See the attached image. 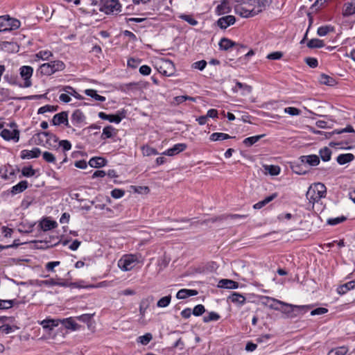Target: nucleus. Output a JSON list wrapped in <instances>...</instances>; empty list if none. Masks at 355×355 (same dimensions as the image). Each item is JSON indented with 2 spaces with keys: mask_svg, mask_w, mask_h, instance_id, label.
<instances>
[{
  "mask_svg": "<svg viewBox=\"0 0 355 355\" xmlns=\"http://www.w3.org/2000/svg\"><path fill=\"white\" fill-rule=\"evenodd\" d=\"M107 163V159L102 157H94L88 162L89 165L92 168H101L105 166Z\"/></svg>",
  "mask_w": 355,
  "mask_h": 355,
  "instance_id": "obj_27",
  "label": "nucleus"
},
{
  "mask_svg": "<svg viewBox=\"0 0 355 355\" xmlns=\"http://www.w3.org/2000/svg\"><path fill=\"white\" fill-rule=\"evenodd\" d=\"M327 188L323 183L318 182L313 187H310L306 193V197L313 202H318L322 198L325 197Z\"/></svg>",
  "mask_w": 355,
  "mask_h": 355,
  "instance_id": "obj_3",
  "label": "nucleus"
},
{
  "mask_svg": "<svg viewBox=\"0 0 355 355\" xmlns=\"http://www.w3.org/2000/svg\"><path fill=\"white\" fill-rule=\"evenodd\" d=\"M230 0H222L220 3L216 8V13L218 15L228 14L231 12L232 8L230 6Z\"/></svg>",
  "mask_w": 355,
  "mask_h": 355,
  "instance_id": "obj_19",
  "label": "nucleus"
},
{
  "mask_svg": "<svg viewBox=\"0 0 355 355\" xmlns=\"http://www.w3.org/2000/svg\"><path fill=\"white\" fill-rule=\"evenodd\" d=\"M54 236H50V240L45 239L44 241H33L31 243L35 244L36 249H47L49 248L55 246L60 243V241L53 243L51 239H54Z\"/></svg>",
  "mask_w": 355,
  "mask_h": 355,
  "instance_id": "obj_13",
  "label": "nucleus"
},
{
  "mask_svg": "<svg viewBox=\"0 0 355 355\" xmlns=\"http://www.w3.org/2000/svg\"><path fill=\"white\" fill-rule=\"evenodd\" d=\"M306 45L309 49L322 48L324 46V43L320 39L314 38L310 40Z\"/></svg>",
  "mask_w": 355,
  "mask_h": 355,
  "instance_id": "obj_44",
  "label": "nucleus"
},
{
  "mask_svg": "<svg viewBox=\"0 0 355 355\" xmlns=\"http://www.w3.org/2000/svg\"><path fill=\"white\" fill-rule=\"evenodd\" d=\"M33 225H25L23 223H20L18 227V232L20 233L28 234L33 232Z\"/></svg>",
  "mask_w": 355,
  "mask_h": 355,
  "instance_id": "obj_54",
  "label": "nucleus"
},
{
  "mask_svg": "<svg viewBox=\"0 0 355 355\" xmlns=\"http://www.w3.org/2000/svg\"><path fill=\"white\" fill-rule=\"evenodd\" d=\"M342 15L344 17H348L355 15V0H351L343 4Z\"/></svg>",
  "mask_w": 355,
  "mask_h": 355,
  "instance_id": "obj_16",
  "label": "nucleus"
},
{
  "mask_svg": "<svg viewBox=\"0 0 355 355\" xmlns=\"http://www.w3.org/2000/svg\"><path fill=\"white\" fill-rule=\"evenodd\" d=\"M28 187V183L26 180H21L16 185L13 186L10 189V193L15 196L18 193H21L24 191Z\"/></svg>",
  "mask_w": 355,
  "mask_h": 355,
  "instance_id": "obj_25",
  "label": "nucleus"
},
{
  "mask_svg": "<svg viewBox=\"0 0 355 355\" xmlns=\"http://www.w3.org/2000/svg\"><path fill=\"white\" fill-rule=\"evenodd\" d=\"M348 352L346 346H341L331 349L327 355H345Z\"/></svg>",
  "mask_w": 355,
  "mask_h": 355,
  "instance_id": "obj_43",
  "label": "nucleus"
},
{
  "mask_svg": "<svg viewBox=\"0 0 355 355\" xmlns=\"http://www.w3.org/2000/svg\"><path fill=\"white\" fill-rule=\"evenodd\" d=\"M41 150L39 148H33L31 150H23L21 151L20 157L21 159L37 158L41 154Z\"/></svg>",
  "mask_w": 355,
  "mask_h": 355,
  "instance_id": "obj_21",
  "label": "nucleus"
},
{
  "mask_svg": "<svg viewBox=\"0 0 355 355\" xmlns=\"http://www.w3.org/2000/svg\"><path fill=\"white\" fill-rule=\"evenodd\" d=\"M0 96L4 98V100L7 99H14V100H37L41 99L45 97L46 94H40V95H31L28 96L23 97H15L10 96V91L8 89L1 88L0 89Z\"/></svg>",
  "mask_w": 355,
  "mask_h": 355,
  "instance_id": "obj_7",
  "label": "nucleus"
},
{
  "mask_svg": "<svg viewBox=\"0 0 355 355\" xmlns=\"http://www.w3.org/2000/svg\"><path fill=\"white\" fill-rule=\"evenodd\" d=\"M331 150L328 147H324L319 151L320 156L323 162H328L331 157Z\"/></svg>",
  "mask_w": 355,
  "mask_h": 355,
  "instance_id": "obj_42",
  "label": "nucleus"
},
{
  "mask_svg": "<svg viewBox=\"0 0 355 355\" xmlns=\"http://www.w3.org/2000/svg\"><path fill=\"white\" fill-rule=\"evenodd\" d=\"M236 22V18L233 15H226L219 18L216 21V24L221 29H226L228 26L233 25Z\"/></svg>",
  "mask_w": 355,
  "mask_h": 355,
  "instance_id": "obj_12",
  "label": "nucleus"
},
{
  "mask_svg": "<svg viewBox=\"0 0 355 355\" xmlns=\"http://www.w3.org/2000/svg\"><path fill=\"white\" fill-rule=\"evenodd\" d=\"M33 69L31 66H22L19 69V73L24 82L23 87H30L32 85L31 78L33 76Z\"/></svg>",
  "mask_w": 355,
  "mask_h": 355,
  "instance_id": "obj_8",
  "label": "nucleus"
},
{
  "mask_svg": "<svg viewBox=\"0 0 355 355\" xmlns=\"http://www.w3.org/2000/svg\"><path fill=\"white\" fill-rule=\"evenodd\" d=\"M187 148V145L184 143H180L175 144L172 148L167 149L162 155H168V156H174L175 155L179 154L181 152H183Z\"/></svg>",
  "mask_w": 355,
  "mask_h": 355,
  "instance_id": "obj_15",
  "label": "nucleus"
},
{
  "mask_svg": "<svg viewBox=\"0 0 355 355\" xmlns=\"http://www.w3.org/2000/svg\"><path fill=\"white\" fill-rule=\"evenodd\" d=\"M304 61L311 68H315L318 65V61L315 58L308 57L304 59Z\"/></svg>",
  "mask_w": 355,
  "mask_h": 355,
  "instance_id": "obj_64",
  "label": "nucleus"
},
{
  "mask_svg": "<svg viewBox=\"0 0 355 355\" xmlns=\"http://www.w3.org/2000/svg\"><path fill=\"white\" fill-rule=\"evenodd\" d=\"M311 307H312L311 305L298 306V305L293 304V307L291 308L292 309V310H291L292 318L298 317L300 315H302L305 313L308 312L311 309Z\"/></svg>",
  "mask_w": 355,
  "mask_h": 355,
  "instance_id": "obj_18",
  "label": "nucleus"
},
{
  "mask_svg": "<svg viewBox=\"0 0 355 355\" xmlns=\"http://www.w3.org/2000/svg\"><path fill=\"white\" fill-rule=\"evenodd\" d=\"M264 170L271 175H277L280 173V167L277 165H263Z\"/></svg>",
  "mask_w": 355,
  "mask_h": 355,
  "instance_id": "obj_45",
  "label": "nucleus"
},
{
  "mask_svg": "<svg viewBox=\"0 0 355 355\" xmlns=\"http://www.w3.org/2000/svg\"><path fill=\"white\" fill-rule=\"evenodd\" d=\"M0 135L6 141L12 140L17 142L19 139V130L18 129H13L12 130L3 129L1 130Z\"/></svg>",
  "mask_w": 355,
  "mask_h": 355,
  "instance_id": "obj_11",
  "label": "nucleus"
},
{
  "mask_svg": "<svg viewBox=\"0 0 355 355\" xmlns=\"http://www.w3.org/2000/svg\"><path fill=\"white\" fill-rule=\"evenodd\" d=\"M266 299L268 300V301H269V300L274 301V302H275V303H279V304H281L282 307H281L280 311L283 313L286 314L287 318H292V315H291L292 309L291 308L293 307V304H288V303L284 302L282 301H280V300H276L274 298L268 297H267Z\"/></svg>",
  "mask_w": 355,
  "mask_h": 355,
  "instance_id": "obj_17",
  "label": "nucleus"
},
{
  "mask_svg": "<svg viewBox=\"0 0 355 355\" xmlns=\"http://www.w3.org/2000/svg\"><path fill=\"white\" fill-rule=\"evenodd\" d=\"M57 284V281H55L53 279H49L46 280H36V284L42 286H55Z\"/></svg>",
  "mask_w": 355,
  "mask_h": 355,
  "instance_id": "obj_57",
  "label": "nucleus"
},
{
  "mask_svg": "<svg viewBox=\"0 0 355 355\" xmlns=\"http://www.w3.org/2000/svg\"><path fill=\"white\" fill-rule=\"evenodd\" d=\"M36 173V171L31 166H24L21 169V175L24 177H32Z\"/></svg>",
  "mask_w": 355,
  "mask_h": 355,
  "instance_id": "obj_51",
  "label": "nucleus"
},
{
  "mask_svg": "<svg viewBox=\"0 0 355 355\" xmlns=\"http://www.w3.org/2000/svg\"><path fill=\"white\" fill-rule=\"evenodd\" d=\"M171 298L172 297L171 295L160 298L157 302V306L159 308H164L168 306L171 303Z\"/></svg>",
  "mask_w": 355,
  "mask_h": 355,
  "instance_id": "obj_49",
  "label": "nucleus"
},
{
  "mask_svg": "<svg viewBox=\"0 0 355 355\" xmlns=\"http://www.w3.org/2000/svg\"><path fill=\"white\" fill-rule=\"evenodd\" d=\"M62 324L65 328L71 330H77L80 327V325L77 324L71 318L63 319L62 320Z\"/></svg>",
  "mask_w": 355,
  "mask_h": 355,
  "instance_id": "obj_35",
  "label": "nucleus"
},
{
  "mask_svg": "<svg viewBox=\"0 0 355 355\" xmlns=\"http://www.w3.org/2000/svg\"><path fill=\"white\" fill-rule=\"evenodd\" d=\"M85 94L87 96H90L92 98L95 99L96 101H101V102H103V101H105V97L103 96H101V95H98L97 94L96 90H95V89H85Z\"/></svg>",
  "mask_w": 355,
  "mask_h": 355,
  "instance_id": "obj_39",
  "label": "nucleus"
},
{
  "mask_svg": "<svg viewBox=\"0 0 355 355\" xmlns=\"http://www.w3.org/2000/svg\"><path fill=\"white\" fill-rule=\"evenodd\" d=\"M227 219V216H226V214H222L218 216H215L213 218H210L204 220L202 222H200V224L203 225V224H207L208 223H216V222H221V221L225 220Z\"/></svg>",
  "mask_w": 355,
  "mask_h": 355,
  "instance_id": "obj_48",
  "label": "nucleus"
},
{
  "mask_svg": "<svg viewBox=\"0 0 355 355\" xmlns=\"http://www.w3.org/2000/svg\"><path fill=\"white\" fill-rule=\"evenodd\" d=\"M71 122L73 124H79L85 120V116L80 110H76L71 114Z\"/></svg>",
  "mask_w": 355,
  "mask_h": 355,
  "instance_id": "obj_31",
  "label": "nucleus"
},
{
  "mask_svg": "<svg viewBox=\"0 0 355 355\" xmlns=\"http://www.w3.org/2000/svg\"><path fill=\"white\" fill-rule=\"evenodd\" d=\"M228 301L236 304L239 306H242L246 301V298L242 294L236 292H233L228 297Z\"/></svg>",
  "mask_w": 355,
  "mask_h": 355,
  "instance_id": "obj_23",
  "label": "nucleus"
},
{
  "mask_svg": "<svg viewBox=\"0 0 355 355\" xmlns=\"http://www.w3.org/2000/svg\"><path fill=\"white\" fill-rule=\"evenodd\" d=\"M43 159L48 163H55V157L50 152L45 151L42 154Z\"/></svg>",
  "mask_w": 355,
  "mask_h": 355,
  "instance_id": "obj_61",
  "label": "nucleus"
},
{
  "mask_svg": "<svg viewBox=\"0 0 355 355\" xmlns=\"http://www.w3.org/2000/svg\"><path fill=\"white\" fill-rule=\"evenodd\" d=\"M160 69L168 71V74L174 75L175 73V67L173 61L170 60H164L160 65Z\"/></svg>",
  "mask_w": 355,
  "mask_h": 355,
  "instance_id": "obj_33",
  "label": "nucleus"
},
{
  "mask_svg": "<svg viewBox=\"0 0 355 355\" xmlns=\"http://www.w3.org/2000/svg\"><path fill=\"white\" fill-rule=\"evenodd\" d=\"M299 161L304 164L315 166L320 164V157L316 155H302L299 157Z\"/></svg>",
  "mask_w": 355,
  "mask_h": 355,
  "instance_id": "obj_14",
  "label": "nucleus"
},
{
  "mask_svg": "<svg viewBox=\"0 0 355 355\" xmlns=\"http://www.w3.org/2000/svg\"><path fill=\"white\" fill-rule=\"evenodd\" d=\"M235 11L240 16L245 18L254 17L259 13L256 8H247L242 5H238L235 7Z\"/></svg>",
  "mask_w": 355,
  "mask_h": 355,
  "instance_id": "obj_10",
  "label": "nucleus"
},
{
  "mask_svg": "<svg viewBox=\"0 0 355 355\" xmlns=\"http://www.w3.org/2000/svg\"><path fill=\"white\" fill-rule=\"evenodd\" d=\"M152 338V334L150 333H146L144 336H141L138 338V342L141 343L144 345H146L150 343Z\"/></svg>",
  "mask_w": 355,
  "mask_h": 355,
  "instance_id": "obj_58",
  "label": "nucleus"
},
{
  "mask_svg": "<svg viewBox=\"0 0 355 355\" xmlns=\"http://www.w3.org/2000/svg\"><path fill=\"white\" fill-rule=\"evenodd\" d=\"M230 138H232L231 136L223 132H214L209 137V139L212 141H223Z\"/></svg>",
  "mask_w": 355,
  "mask_h": 355,
  "instance_id": "obj_38",
  "label": "nucleus"
},
{
  "mask_svg": "<svg viewBox=\"0 0 355 355\" xmlns=\"http://www.w3.org/2000/svg\"><path fill=\"white\" fill-rule=\"evenodd\" d=\"M53 55V53L49 50L40 51L35 55V60H49L50 57Z\"/></svg>",
  "mask_w": 355,
  "mask_h": 355,
  "instance_id": "obj_41",
  "label": "nucleus"
},
{
  "mask_svg": "<svg viewBox=\"0 0 355 355\" xmlns=\"http://www.w3.org/2000/svg\"><path fill=\"white\" fill-rule=\"evenodd\" d=\"M219 48L220 50L227 51L230 49L236 46L238 51H240L242 49H246V46L243 44H239L238 43H236L235 42L227 38V37H223L219 43Z\"/></svg>",
  "mask_w": 355,
  "mask_h": 355,
  "instance_id": "obj_9",
  "label": "nucleus"
},
{
  "mask_svg": "<svg viewBox=\"0 0 355 355\" xmlns=\"http://www.w3.org/2000/svg\"><path fill=\"white\" fill-rule=\"evenodd\" d=\"M68 112L62 111L55 114L51 121L53 125H60L64 122H67Z\"/></svg>",
  "mask_w": 355,
  "mask_h": 355,
  "instance_id": "obj_22",
  "label": "nucleus"
},
{
  "mask_svg": "<svg viewBox=\"0 0 355 355\" xmlns=\"http://www.w3.org/2000/svg\"><path fill=\"white\" fill-rule=\"evenodd\" d=\"M205 311H206V309L202 304H198L192 310V313L195 316H200Z\"/></svg>",
  "mask_w": 355,
  "mask_h": 355,
  "instance_id": "obj_59",
  "label": "nucleus"
},
{
  "mask_svg": "<svg viewBox=\"0 0 355 355\" xmlns=\"http://www.w3.org/2000/svg\"><path fill=\"white\" fill-rule=\"evenodd\" d=\"M291 168L293 173L298 175H305L309 172L304 163H302L299 160L291 163Z\"/></svg>",
  "mask_w": 355,
  "mask_h": 355,
  "instance_id": "obj_20",
  "label": "nucleus"
},
{
  "mask_svg": "<svg viewBox=\"0 0 355 355\" xmlns=\"http://www.w3.org/2000/svg\"><path fill=\"white\" fill-rule=\"evenodd\" d=\"M110 194L113 198L119 199L125 195V191L121 189H114L111 191Z\"/></svg>",
  "mask_w": 355,
  "mask_h": 355,
  "instance_id": "obj_63",
  "label": "nucleus"
},
{
  "mask_svg": "<svg viewBox=\"0 0 355 355\" xmlns=\"http://www.w3.org/2000/svg\"><path fill=\"white\" fill-rule=\"evenodd\" d=\"M64 91L66 92L69 93L71 96L75 97L76 99L82 100L84 98L83 96L79 94L72 87L67 86L64 89Z\"/></svg>",
  "mask_w": 355,
  "mask_h": 355,
  "instance_id": "obj_60",
  "label": "nucleus"
},
{
  "mask_svg": "<svg viewBox=\"0 0 355 355\" xmlns=\"http://www.w3.org/2000/svg\"><path fill=\"white\" fill-rule=\"evenodd\" d=\"M334 27L328 25V26H322L318 28L317 33L319 36H325L327 35L329 32L334 31Z\"/></svg>",
  "mask_w": 355,
  "mask_h": 355,
  "instance_id": "obj_50",
  "label": "nucleus"
},
{
  "mask_svg": "<svg viewBox=\"0 0 355 355\" xmlns=\"http://www.w3.org/2000/svg\"><path fill=\"white\" fill-rule=\"evenodd\" d=\"M58 224L55 220H49L48 218L43 219L40 226L43 231H48L54 229L57 227Z\"/></svg>",
  "mask_w": 355,
  "mask_h": 355,
  "instance_id": "obj_30",
  "label": "nucleus"
},
{
  "mask_svg": "<svg viewBox=\"0 0 355 355\" xmlns=\"http://www.w3.org/2000/svg\"><path fill=\"white\" fill-rule=\"evenodd\" d=\"M347 220V217L341 216L336 218H330L327 220V223L329 225H336L339 223H343Z\"/></svg>",
  "mask_w": 355,
  "mask_h": 355,
  "instance_id": "obj_52",
  "label": "nucleus"
},
{
  "mask_svg": "<svg viewBox=\"0 0 355 355\" xmlns=\"http://www.w3.org/2000/svg\"><path fill=\"white\" fill-rule=\"evenodd\" d=\"M198 293L196 290L182 288L178 291L176 297L179 300H184L191 296H195Z\"/></svg>",
  "mask_w": 355,
  "mask_h": 355,
  "instance_id": "obj_29",
  "label": "nucleus"
},
{
  "mask_svg": "<svg viewBox=\"0 0 355 355\" xmlns=\"http://www.w3.org/2000/svg\"><path fill=\"white\" fill-rule=\"evenodd\" d=\"M99 10L106 15L117 14L121 12V5L119 0H101Z\"/></svg>",
  "mask_w": 355,
  "mask_h": 355,
  "instance_id": "obj_4",
  "label": "nucleus"
},
{
  "mask_svg": "<svg viewBox=\"0 0 355 355\" xmlns=\"http://www.w3.org/2000/svg\"><path fill=\"white\" fill-rule=\"evenodd\" d=\"M65 64L62 61L54 60L41 64L37 70L42 76H51L54 73L62 71Z\"/></svg>",
  "mask_w": 355,
  "mask_h": 355,
  "instance_id": "obj_1",
  "label": "nucleus"
},
{
  "mask_svg": "<svg viewBox=\"0 0 355 355\" xmlns=\"http://www.w3.org/2000/svg\"><path fill=\"white\" fill-rule=\"evenodd\" d=\"M126 112L124 109L119 110L114 114H107L105 112H101L98 113V117L103 120H107L110 123H119L121 120L125 117Z\"/></svg>",
  "mask_w": 355,
  "mask_h": 355,
  "instance_id": "obj_6",
  "label": "nucleus"
},
{
  "mask_svg": "<svg viewBox=\"0 0 355 355\" xmlns=\"http://www.w3.org/2000/svg\"><path fill=\"white\" fill-rule=\"evenodd\" d=\"M42 135H44L47 138L46 143H49V141L51 140L53 141V142L55 143H57L58 141V137L55 134L49 131L37 132L34 135L33 137H37L39 138Z\"/></svg>",
  "mask_w": 355,
  "mask_h": 355,
  "instance_id": "obj_37",
  "label": "nucleus"
},
{
  "mask_svg": "<svg viewBox=\"0 0 355 355\" xmlns=\"http://www.w3.org/2000/svg\"><path fill=\"white\" fill-rule=\"evenodd\" d=\"M259 1V8L257 12H261L265 10L266 8L269 7L272 3V0H257Z\"/></svg>",
  "mask_w": 355,
  "mask_h": 355,
  "instance_id": "obj_55",
  "label": "nucleus"
},
{
  "mask_svg": "<svg viewBox=\"0 0 355 355\" xmlns=\"http://www.w3.org/2000/svg\"><path fill=\"white\" fill-rule=\"evenodd\" d=\"M94 314H83L81 315L77 316L76 319L80 322L87 323L88 327H89V324L92 322Z\"/></svg>",
  "mask_w": 355,
  "mask_h": 355,
  "instance_id": "obj_56",
  "label": "nucleus"
},
{
  "mask_svg": "<svg viewBox=\"0 0 355 355\" xmlns=\"http://www.w3.org/2000/svg\"><path fill=\"white\" fill-rule=\"evenodd\" d=\"M239 284L232 279H222L219 281L218 286L222 288L236 289L239 288Z\"/></svg>",
  "mask_w": 355,
  "mask_h": 355,
  "instance_id": "obj_24",
  "label": "nucleus"
},
{
  "mask_svg": "<svg viewBox=\"0 0 355 355\" xmlns=\"http://www.w3.org/2000/svg\"><path fill=\"white\" fill-rule=\"evenodd\" d=\"M319 81L321 84L328 86H334L337 83L336 80L334 78L325 73L320 74Z\"/></svg>",
  "mask_w": 355,
  "mask_h": 355,
  "instance_id": "obj_34",
  "label": "nucleus"
},
{
  "mask_svg": "<svg viewBox=\"0 0 355 355\" xmlns=\"http://www.w3.org/2000/svg\"><path fill=\"white\" fill-rule=\"evenodd\" d=\"M62 324V320L59 319H46L41 322L42 327L49 331L52 330L53 327H58Z\"/></svg>",
  "mask_w": 355,
  "mask_h": 355,
  "instance_id": "obj_28",
  "label": "nucleus"
},
{
  "mask_svg": "<svg viewBox=\"0 0 355 355\" xmlns=\"http://www.w3.org/2000/svg\"><path fill=\"white\" fill-rule=\"evenodd\" d=\"M354 157L352 153L340 154L337 157L336 161L340 165H344L353 161Z\"/></svg>",
  "mask_w": 355,
  "mask_h": 355,
  "instance_id": "obj_32",
  "label": "nucleus"
},
{
  "mask_svg": "<svg viewBox=\"0 0 355 355\" xmlns=\"http://www.w3.org/2000/svg\"><path fill=\"white\" fill-rule=\"evenodd\" d=\"M220 318V315L218 313L214 311H211L209 313L208 315H205L202 318V320L204 322L208 323L211 321H217Z\"/></svg>",
  "mask_w": 355,
  "mask_h": 355,
  "instance_id": "obj_47",
  "label": "nucleus"
},
{
  "mask_svg": "<svg viewBox=\"0 0 355 355\" xmlns=\"http://www.w3.org/2000/svg\"><path fill=\"white\" fill-rule=\"evenodd\" d=\"M264 137H265L264 134L259 135H256V136H252V137H249L245 138L243 141V144L245 146L250 147V146H252L253 144H254L255 143L259 141L261 138H263Z\"/></svg>",
  "mask_w": 355,
  "mask_h": 355,
  "instance_id": "obj_36",
  "label": "nucleus"
},
{
  "mask_svg": "<svg viewBox=\"0 0 355 355\" xmlns=\"http://www.w3.org/2000/svg\"><path fill=\"white\" fill-rule=\"evenodd\" d=\"M354 288L352 286V281L340 285L337 288V292L340 295L345 294L348 291L353 290Z\"/></svg>",
  "mask_w": 355,
  "mask_h": 355,
  "instance_id": "obj_46",
  "label": "nucleus"
},
{
  "mask_svg": "<svg viewBox=\"0 0 355 355\" xmlns=\"http://www.w3.org/2000/svg\"><path fill=\"white\" fill-rule=\"evenodd\" d=\"M141 60L139 58H130L128 60V67L132 69H136L141 63Z\"/></svg>",
  "mask_w": 355,
  "mask_h": 355,
  "instance_id": "obj_62",
  "label": "nucleus"
},
{
  "mask_svg": "<svg viewBox=\"0 0 355 355\" xmlns=\"http://www.w3.org/2000/svg\"><path fill=\"white\" fill-rule=\"evenodd\" d=\"M179 18L187 21L190 25L196 26L198 24V21L196 20L192 15L182 14L179 16Z\"/></svg>",
  "mask_w": 355,
  "mask_h": 355,
  "instance_id": "obj_53",
  "label": "nucleus"
},
{
  "mask_svg": "<svg viewBox=\"0 0 355 355\" xmlns=\"http://www.w3.org/2000/svg\"><path fill=\"white\" fill-rule=\"evenodd\" d=\"M137 257L133 254L123 255L118 261L119 267L123 271L132 270L135 266Z\"/></svg>",
  "mask_w": 355,
  "mask_h": 355,
  "instance_id": "obj_5",
  "label": "nucleus"
},
{
  "mask_svg": "<svg viewBox=\"0 0 355 355\" xmlns=\"http://www.w3.org/2000/svg\"><path fill=\"white\" fill-rule=\"evenodd\" d=\"M118 130L112 125L105 126L101 136V139H110L116 136Z\"/></svg>",
  "mask_w": 355,
  "mask_h": 355,
  "instance_id": "obj_26",
  "label": "nucleus"
},
{
  "mask_svg": "<svg viewBox=\"0 0 355 355\" xmlns=\"http://www.w3.org/2000/svg\"><path fill=\"white\" fill-rule=\"evenodd\" d=\"M4 80L8 82L9 84L12 85H17L20 87H23L22 84L19 83L18 77L15 75L6 73L4 77Z\"/></svg>",
  "mask_w": 355,
  "mask_h": 355,
  "instance_id": "obj_40",
  "label": "nucleus"
},
{
  "mask_svg": "<svg viewBox=\"0 0 355 355\" xmlns=\"http://www.w3.org/2000/svg\"><path fill=\"white\" fill-rule=\"evenodd\" d=\"M20 25L19 20L10 17L8 15L0 16V32L17 30Z\"/></svg>",
  "mask_w": 355,
  "mask_h": 355,
  "instance_id": "obj_2",
  "label": "nucleus"
}]
</instances>
